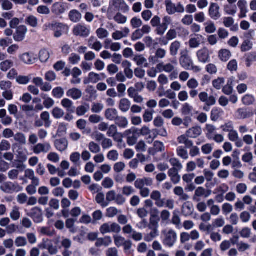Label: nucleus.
<instances>
[{
  "label": "nucleus",
  "instance_id": "nucleus-1",
  "mask_svg": "<svg viewBox=\"0 0 256 256\" xmlns=\"http://www.w3.org/2000/svg\"><path fill=\"white\" fill-rule=\"evenodd\" d=\"M180 64L182 67L186 70H190L193 62L189 55V51L186 48L181 50L179 58Z\"/></svg>",
  "mask_w": 256,
  "mask_h": 256
},
{
  "label": "nucleus",
  "instance_id": "nucleus-2",
  "mask_svg": "<svg viewBox=\"0 0 256 256\" xmlns=\"http://www.w3.org/2000/svg\"><path fill=\"white\" fill-rule=\"evenodd\" d=\"M164 238L163 244L169 248L173 246L177 239L176 233L172 230H170L168 232H163Z\"/></svg>",
  "mask_w": 256,
  "mask_h": 256
},
{
  "label": "nucleus",
  "instance_id": "nucleus-3",
  "mask_svg": "<svg viewBox=\"0 0 256 256\" xmlns=\"http://www.w3.org/2000/svg\"><path fill=\"white\" fill-rule=\"evenodd\" d=\"M0 189L4 192L7 194H12L14 192L22 191V188L18 183L6 182L0 186Z\"/></svg>",
  "mask_w": 256,
  "mask_h": 256
},
{
  "label": "nucleus",
  "instance_id": "nucleus-4",
  "mask_svg": "<svg viewBox=\"0 0 256 256\" xmlns=\"http://www.w3.org/2000/svg\"><path fill=\"white\" fill-rule=\"evenodd\" d=\"M72 32L76 36L86 38L90 34V30L85 25L78 24L74 28Z\"/></svg>",
  "mask_w": 256,
  "mask_h": 256
},
{
  "label": "nucleus",
  "instance_id": "nucleus-5",
  "mask_svg": "<svg viewBox=\"0 0 256 256\" xmlns=\"http://www.w3.org/2000/svg\"><path fill=\"white\" fill-rule=\"evenodd\" d=\"M26 215L31 218L35 223H40L43 220L42 210L39 207L32 208Z\"/></svg>",
  "mask_w": 256,
  "mask_h": 256
},
{
  "label": "nucleus",
  "instance_id": "nucleus-6",
  "mask_svg": "<svg viewBox=\"0 0 256 256\" xmlns=\"http://www.w3.org/2000/svg\"><path fill=\"white\" fill-rule=\"evenodd\" d=\"M28 28L24 25H20L16 28L13 34V38L16 42H22L25 38Z\"/></svg>",
  "mask_w": 256,
  "mask_h": 256
},
{
  "label": "nucleus",
  "instance_id": "nucleus-7",
  "mask_svg": "<svg viewBox=\"0 0 256 256\" xmlns=\"http://www.w3.org/2000/svg\"><path fill=\"white\" fill-rule=\"evenodd\" d=\"M211 194L210 190H206L203 187H198L195 190L192 196V200L195 202H199L201 200V198H208Z\"/></svg>",
  "mask_w": 256,
  "mask_h": 256
},
{
  "label": "nucleus",
  "instance_id": "nucleus-8",
  "mask_svg": "<svg viewBox=\"0 0 256 256\" xmlns=\"http://www.w3.org/2000/svg\"><path fill=\"white\" fill-rule=\"evenodd\" d=\"M200 100L205 104L207 106H212L216 104V99L214 96H208L206 92H200L198 94Z\"/></svg>",
  "mask_w": 256,
  "mask_h": 256
},
{
  "label": "nucleus",
  "instance_id": "nucleus-9",
  "mask_svg": "<svg viewBox=\"0 0 256 256\" xmlns=\"http://www.w3.org/2000/svg\"><path fill=\"white\" fill-rule=\"evenodd\" d=\"M51 146L48 142L46 143H38L34 146L32 150L36 154H38L40 153L46 154L51 150Z\"/></svg>",
  "mask_w": 256,
  "mask_h": 256
},
{
  "label": "nucleus",
  "instance_id": "nucleus-10",
  "mask_svg": "<svg viewBox=\"0 0 256 256\" xmlns=\"http://www.w3.org/2000/svg\"><path fill=\"white\" fill-rule=\"evenodd\" d=\"M196 56L200 62H209L210 58L209 50L206 47H204L197 52Z\"/></svg>",
  "mask_w": 256,
  "mask_h": 256
},
{
  "label": "nucleus",
  "instance_id": "nucleus-11",
  "mask_svg": "<svg viewBox=\"0 0 256 256\" xmlns=\"http://www.w3.org/2000/svg\"><path fill=\"white\" fill-rule=\"evenodd\" d=\"M150 198L155 201V204L158 208L164 206L165 198H162V194L160 191L153 190L150 194Z\"/></svg>",
  "mask_w": 256,
  "mask_h": 256
},
{
  "label": "nucleus",
  "instance_id": "nucleus-12",
  "mask_svg": "<svg viewBox=\"0 0 256 256\" xmlns=\"http://www.w3.org/2000/svg\"><path fill=\"white\" fill-rule=\"evenodd\" d=\"M153 184L152 179L150 178H138L134 182V186L138 190L145 188L144 186H152Z\"/></svg>",
  "mask_w": 256,
  "mask_h": 256
},
{
  "label": "nucleus",
  "instance_id": "nucleus-13",
  "mask_svg": "<svg viewBox=\"0 0 256 256\" xmlns=\"http://www.w3.org/2000/svg\"><path fill=\"white\" fill-rule=\"evenodd\" d=\"M220 8L218 4L216 3H212L210 4L208 10V14L212 19L217 20L220 17Z\"/></svg>",
  "mask_w": 256,
  "mask_h": 256
},
{
  "label": "nucleus",
  "instance_id": "nucleus-14",
  "mask_svg": "<svg viewBox=\"0 0 256 256\" xmlns=\"http://www.w3.org/2000/svg\"><path fill=\"white\" fill-rule=\"evenodd\" d=\"M179 170L176 168H172L168 171V175L174 184H178L180 180V176L178 174Z\"/></svg>",
  "mask_w": 256,
  "mask_h": 256
},
{
  "label": "nucleus",
  "instance_id": "nucleus-15",
  "mask_svg": "<svg viewBox=\"0 0 256 256\" xmlns=\"http://www.w3.org/2000/svg\"><path fill=\"white\" fill-rule=\"evenodd\" d=\"M101 76H104V74H98L94 72H91L88 74V78L84 80V84H96L102 80Z\"/></svg>",
  "mask_w": 256,
  "mask_h": 256
},
{
  "label": "nucleus",
  "instance_id": "nucleus-16",
  "mask_svg": "<svg viewBox=\"0 0 256 256\" xmlns=\"http://www.w3.org/2000/svg\"><path fill=\"white\" fill-rule=\"evenodd\" d=\"M66 10L65 4L60 2L54 3L52 8V12L56 16L64 14Z\"/></svg>",
  "mask_w": 256,
  "mask_h": 256
},
{
  "label": "nucleus",
  "instance_id": "nucleus-17",
  "mask_svg": "<svg viewBox=\"0 0 256 256\" xmlns=\"http://www.w3.org/2000/svg\"><path fill=\"white\" fill-rule=\"evenodd\" d=\"M56 148L60 152L64 151L68 148V142L66 138L56 140L54 142Z\"/></svg>",
  "mask_w": 256,
  "mask_h": 256
},
{
  "label": "nucleus",
  "instance_id": "nucleus-18",
  "mask_svg": "<svg viewBox=\"0 0 256 256\" xmlns=\"http://www.w3.org/2000/svg\"><path fill=\"white\" fill-rule=\"evenodd\" d=\"M202 133V130L200 126H196L190 128L186 132L187 136L191 138H196Z\"/></svg>",
  "mask_w": 256,
  "mask_h": 256
},
{
  "label": "nucleus",
  "instance_id": "nucleus-19",
  "mask_svg": "<svg viewBox=\"0 0 256 256\" xmlns=\"http://www.w3.org/2000/svg\"><path fill=\"white\" fill-rule=\"evenodd\" d=\"M66 96L74 100H77L82 96V92L77 88H72L67 91Z\"/></svg>",
  "mask_w": 256,
  "mask_h": 256
},
{
  "label": "nucleus",
  "instance_id": "nucleus-20",
  "mask_svg": "<svg viewBox=\"0 0 256 256\" xmlns=\"http://www.w3.org/2000/svg\"><path fill=\"white\" fill-rule=\"evenodd\" d=\"M130 30L128 28H124L123 31L116 30L112 34V38L114 40H120L123 38H126L130 33Z\"/></svg>",
  "mask_w": 256,
  "mask_h": 256
},
{
  "label": "nucleus",
  "instance_id": "nucleus-21",
  "mask_svg": "<svg viewBox=\"0 0 256 256\" xmlns=\"http://www.w3.org/2000/svg\"><path fill=\"white\" fill-rule=\"evenodd\" d=\"M112 4L116 8L124 12L129 10V7L124 0H112Z\"/></svg>",
  "mask_w": 256,
  "mask_h": 256
},
{
  "label": "nucleus",
  "instance_id": "nucleus-22",
  "mask_svg": "<svg viewBox=\"0 0 256 256\" xmlns=\"http://www.w3.org/2000/svg\"><path fill=\"white\" fill-rule=\"evenodd\" d=\"M181 47V43L178 40H175L172 42L170 46V54L171 56H176L180 48Z\"/></svg>",
  "mask_w": 256,
  "mask_h": 256
},
{
  "label": "nucleus",
  "instance_id": "nucleus-23",
  "mask_svg": "<svg viewBox=\"0 0 256 256\" xmlns=\"http://www.w3.org/2000/svg\"><path fill=\"white\" fill-rule=\"evenodd\" d=\"M118 116V111L115 108H108L105 112V116L110 120L115 121Z\"/></svg>",
  "mask_w": 256,
  "mask_h": 256
},
{
  "label": "nucleus",
  "instance_id": "nucleus-24",
  "mask_svg": "<svg viewBox=\"0 0 256 256\" xmlns=\"http://www.w3.org/2000/svg\"><path fill=\"white\" fill-rule=\"evenodd\" d=\"M112 242V240L111 238L109 236H106L104 238H98L95 244L96 247H100L102 246H108Z\"/></svg>",
  "mask_w": 256,
  "mask_h": 256
},
{
  "label": "nucleus",
  "instance_id": "nucleus-25",
  "mask_svg": "<svg viewBox=\"0 0 256 256\" xmlns=\"http://www.w3.org/2000/svg\"><path fill=\"white\" fill-rule=\"evenodd\" d=\"M174 194L180 196V200H187L189 199V196L184 192V189L181 186H176L174 190Z\"/></svg>",
  "mask_w": 256,
  "mask_h": 256
},
{
  "label": "nucleus",
  "instance_id": "nucleus-26",
  "mask_svg": "<svg viewBox=\"0 0 256 256\" xmlns=\"http://www.w3.org/2000/svg\"><path fill=\"white\" fill-rule=\"evenodd\" d=\"M118 108L122 112H128L130 108V101L126 98H122L120 101Z\"/></svg>",
  "mask_w": 256,
  "mask_h": 256
},
{
  "label": "nucleus",
  "instance_id": "nucleus-27",
  "mask_svg": "<svg viewBox=\"0 0 256 256\" xmlns=\"http://www.w3.org/2000/svg\"><path fill=\"white\" fill-rule=\"evenodd\" d=\"M61 104L68 112H74L73 102L67 98H64L61 102Z\"/></svg>",
  "mask_w": 256,
  "mask_h": 256
},
{
  "label": "nucleus",
  "instance_id": "nucleus-28",
  "mask_svg": "<svg viewBox=\"0 0 256 256\" xmlns=\"http://www.w3.org/2000/svg\"><path fill=\"white\" fill-rule=\"evenodd\" d=\"M159 220L157 215L151 214L150 224L148 226L150 230H158Z\"/></svg>",
  "mask_w": 256,
  "mask_h": 256
},
{
  "label": "nucleus",
  "instance_id": "nucleus-29",
  "mask_svg": "<svg viewBox=\"0 0 256 256\" xmlns=\"http://www.w3.org/2000/svg\"><path fill=\"white\" fill-rule=\"evenodd\" d=\"M68 16L70 20L74 22H78L82 19L81 14L76 10H71Z\"/></svg>",
  "mask_w": 256,
  "mask_h": 256
},
{
  "label": "nucleus",
  "instance_id": "nucleus-30",
  "mask_svg": "<svg viewBox=\"0 0 256 256\" xmlns=\"http://www.w3.org/2000/svg\"><path fill=\"white\" fill-rule=\"evenodd\" d=\"M126 134L128 135L127 142L130 146H133L136 142L138 137L135 133H132L131 130H128L126 132Z\"/></svg>",
  "mask_w": 256,
  "mask_h": 256
},
{
  "label": "nucleus",
  "instance_id": "nucleus-31",
  "mask_svg": "<svg viewBox=\"0 0 256 256\" xmlns=\"http://www.w3.org/2000/svg\"><path fill=\"white\" fill-rule=\"evenodd\" d=\"M178 142L180 144H184L186 148H190L193 146V142L185 135H182L178 138Z\"/></svg>",
  "mask_w": 256,
  "mask_h": 256
},
{
  "label": "nucleus",
  "instance_id": "nucleus-32",
  "mask_svg": "<svg viewBox=\"0 0 256 256\" xmlns=\"http://www.w3.org/2000/svg\"><path fill=\"white\" fill-rule=\"evenodd\" d=\"M182 211L184 216H190L193 212L192 206L188 202H185L182 205Z\"/></svg>",
  "mask_w": 256,
  "mask_h": 256
},
{
  "label": "nucleus",
  "instance_id": "nucleus-33",
  "mask_svg": "<svg viewBox=\"0 0 256 256\" xmlns=\"http://www.w3.org/2000/svg\"><path fill=\"white\" fill-rule=\"evenodd\" d=\"M231 56L230 52L226 49H222L218 52V57L223 62L228 61Z\"/></svg>",
  "mask_w": 256,
  "mask_h": 256
},
{
  "label": "nucleus",
  "instance_id": "nucleus-34",
  "mask_svg": "<svg viewBox=\"0 0 256 256\" xmlns=\"http://www.w3.org/2000/svg\"><path fill=\"white\" fill-rule=\"evenodd\" d=\"M133 60L136 63L138 66H144L146 67L148 65L146 59L142 55H136L133 58Z\"/></svg>",
  "mask_w": 256,
  "mask_h": 256
},
{
  "label": "nucleus",
  "instance_id": "nucleus-35",
  "mask_svg": "<svg viewBox=\"0 0 256 256\" xmlns=\"http://www.w3.org/2000/svg\"><path fill=\"white\" fill-rule=\"evenodd\" d=\"M10 218L14 220H18L21 216L20 208L17 206H14L10 212Z\"/></svg>",
  "mask_w": 256,
  "mask_h": 256
},
{
  "label": "nucleus",
  "instance_id": "nucleus-36",
  "mask_svg": "<svg viewBox=\"0 0 256 256\" xmlns=\"http://www.w3.org/2000/svg\"><path fill=\"white\" fill-rule=\"evenodd\" d=\"M14 244L16 247H24L28 244V241L26 238L22 236H19L16 238Z\"/></svg>",
  "mask_w": 256,
  "mask_h": 256
},
{
  "label": "nucleus",
  "instance_id": "nucleus-37",
  "mask_svg": "<svg viewBox=\"0 0 256 256\" xmlns=\"http://www.w3.org/2000/svg\"><path fill=\"white\" fill-rule=\"evenodd\" d=\"M222 111L218 108H214L211 111L210 118L212 121L216 122L220 117Z\"/></svg>",
  "mask_w": 256,
  "mask_h": 256
},
{
  "label": "nucleus",
  "instance_id": "nucleus-38",
  "mask_svg": "<svg viewBox=\"0 0 256 256\" xmlns=\"http://www.w3.org/2000/svg\"><path fill=\"white\" fill-rule=\"evenodd\" d=\"M40 118L44 122V126L46 128L50 126L51 124V121L50 120V114L48 112H42L40 114Z\"/></svg>",
  "mask_w": 256,
  "mask_h": 256
},
{
  "label": "nucleus",
  "instance_id": "nucleus-39",
  "mask_svg": "<svg viewBox=\"0 0 256 256\" xmlns=\"http://www.w3.org/2000/svg\"><path fill=\"white\" fill-rule=\"evenodd\" d=\"M164 2L167 12L169 14H174L176 4H173L171 0H166Z\"/></svg>",
  "mask_w": 256,
  "mask_h": 256
},
{
  "label": "nucleus",
  "instance_id": "nucleus-40",
  "mask_svg": "<svg viewBox=\"0 0 256 256\" xmlns=\"http://www.w3.org/2000/svg\"><path fill=\"white\" fill-rule=\"evenodd\" d=\"M52 116L56 119L62 118L64 115V111L58 107H55L52 111Z\"/></svg>",
  "mask_w": 256,
  "mask_h": 256
},
{
  "label": "nucleus",
  "instance_id": "nucleus-41",
  "mask_svg": "<svg viewBox=\"0 0 256 256\" xmlns=\"http://www.w3.org/2000/svg\"><path fill=\"white\" fill-rule=\"evenodd\" d=\"M14 140L20 144H26V138L25 135L22 132H17L13 136Z\"/></svg>",
  "mask_w": 256,
  "mask_h": 256
},
{
  "label": "nucleus",
  "instance_id": "nucleus-42",
  "mask_svg": "<svg viewBox=\"0 0 256 256\" xmlns=\"http://www.w3.org/2000/svg\"><path fill=\"white\" fill-rule=\"evenodd\" d=\"M166 51L162 48H158L155 52V56L154 57H152L151 59L153 60L154 59H163L166 56Z\"/></svg>",
  "mask_w": 256,
  "mask_h": 256
},
{
  "label": "nucleus",
  "instance_id": "nucleus-43",
  "mask_svg": "<svg viewBox=\"0 0 256 256\" xmlns=\"http://www.w3.org/2000/svg\"><path fill=\"white\" fill-rule=\"evenodd\" d=\"M90 106L88 104H85L82 106H78L76 110V113L78 116H81L85 114L89 110Z\"/></svg>",
  "mask_w": 256,
  "mask_h": 256
},
{
  "label": "nucleus",
  "instance_id": "nucleus-44",
  "mask_svg": "<svg viewBox=\"0 0 256 256\" xmlns=\"http://www.w3.org/2000/svg\"><path fill=\"white\" fill-rule=\"evenodd\" d=\"M22 60L26 64H30L34 62L35 58L29 53L24 54L21 56Z\"/></svg>",
  "mask_w": 256,
  "mask_h": 256
},
{
  "label": "nucleus",
  "instance_id": "nucleus-45",
  "mask_svg": "<svg viewBox=\"0 0 256 256\" xmlns=\"http://www.w3.org/2000/svg\"><path fill=\"white\" fill-rule=\"evenodd\" d=\"M176 152L178 156L184 160H186L188 158L187 150L182 146L178 147L176 149Z\"/></svg>",
  "mask_w": 256,
  "mask_h": 256
},
{
  "label": "nucleus",
  "instance_id": "nucleus-46",
  "mask_svg": "<svg viewBox=\"0 0 256 256\" xmlns=\"http://www.w3.org/2000/svg\"><path fill=\"white\" fill-rule=\"evenodd\" d=\"M116 124L120 128H126L128 124V121L125 117L119 116L115 120Z\"/></svg>",
  "mask_w": 256,
  "mask_h": 256
},
{
  "label": "nucleus",
  "instance_id": "nucleus-47",
  "mask_svg": "<svg viewBox=\"0 0 256 256\" xmlns=\"http://www.w3.org/2000/svg\"><path fill=\"white\" fill-rule=\"evenodd\" d=\"M205 31L208 34H213L216 31V27L214 23L212 22H207L204 24Z\"/></svg>",
  "mask_w": 256,
  "mask_h": 256
},
{
  "label": "nucleus",
  "instance_id": "nucleus-48",
  "mask_svg": "<svg viewBox=\"0 0 256 256\" xmlns=\"http://www.w3.org/2000/svg\"><path fill=\"white\" fill-rule=\"evenodd\" d=\"M88 149L93 154H98L100 151V146L94 142H91L88 144Z\"/></svg>",
  "mask_w": 256,
  "mask_h": 256
},
{
  "label": "nucleus",
  "instance_id": "nucleus-49",
  "mask_svg": "<svg viewBox=\"0 0 256 256\" xmlns=\"http://www.w3.org/2000/svg\"><path fill=\"white\" fill-rule=\"evenodd\" d=\"M220 128L223 132H228V133L230 132H232V131L234 129L233 123L231 121H228L224 124L221 126Z\"/></svg>",
  "mask_w": 256,
  "mask_h": 256
},
{
  "label": "nucleus",
  "instance_id": "nucleus-50",
  "mask_svg": "<svg viewBox=\"0 0 256 256\" xmlns=\"http://www.w3.org/2000/svg\"><path fill=\"white\" fill-rule=\"evenodd\" d=\"M114 19L119 24H124L127 21V18L120 12H118L116 14Z\"/></svg>",
  "mask_w": 256,
  "mask_h": 256
},
{
  "label": "nucleus",
  "instance_id": "nucleus-51",
  "mask_svg": "<svg viewBox=\"0 0 256 256\" xmlns=\"http://www.w3.org/2000/svg\"><path fill=\"white\" fill-rule=\"evenodd\" d=\"M26 22L27 24L33 28L36 27L38 24V18L34 16H30L28 17V18L26 20Z\"/></svg>",
  "mask_w": 256,
  "mask_h": 256
},
{
  "label": "nucleus",
  "instance_id": "nucleus-52",
  "mask_svg": "<svg viewBox=\"0 0 256 256\" xmlns=\"http://www.w3.org/2000/svg\"><path fill=\"white\" fill-rule=\"evenodd\" d=\"M47 158L48 160L54 163H58L60 160L59 155L54 152L49 153L47 156Z\"/></svg>",
  "mask_w": 256,
  "mask_h": 256
},
{
  "label": "nucleus",
  "instance_id": "nucleus-53",
  "mask_svg": "<svg viewBox=\"0 0 256 256\" xmlns=\"http://www.w3.org/2000/svg\"><path fill=\"white\" fill-rule=\"evenodd\" d=\"M205 130L206 132V136L208 138H211V136L216 131V128L212 124H206V125Z\"/></svg>",
  "mask_w": 256,
  "mask_h": 256
},
{
  "label": "nucleus",
  "instance_id": "nucleus-54",
  "mask_svg": "<svg viewBox=\"0 0 256 256\" xmlns=\"http://www.w3.org/2000/svg\"><path fill=\"white\" fill-rule=\"evenodd\" d=\"M52 95L57 98H62L64 94V89L61 87H57L52 90Z\"/></svg>",
  "mask_w": 256,
  "mask_h": 256
},
{
  "label": "nucleus",
  "instance_id": "nucleus-55",
  "mask_svg": "<svg viewBox=\"0 0 256 256\" xmlns=\"http://www.w3.org/2000/svg\"><path fill=\"white\" fill-rule=\"evenodd\" d=\"M116 88L118 92V97H123L125 96L126 87L124 84L122 83L118 84Z\"/></svg>",
  "mask_w": 256,
  "mask_h": 256
},
{
  "label": "nucleus",
  "instance_id": "nucleus-56",
  "mask_svg": "<svg viewBox=\"0 0 256 256\" xmlns=\"http://www.w3.org/2000/svg\"><path fill=\"white\" fill-rule=\"evenodd\" d=\"M154 110H145L143 115L144 120L146 122H148L152 120L153 118V114Z\"/></svg>",
  "mask_w": 256,
  "mask_h": 256
},
{
  "label": "nucleus",
  "instance_id": "nucleus-57",
  "mask_svg": "<svg viewBox=\"0 0 256 256\" xmlns=\"http://www.w3.org/2000/svg\"><path fill=\"white\" fill-rule=\"evenodd\" d=\"M96 34L98 38L100 39L106 38L109 34L108 31L104 28H98L96 31Z\"/></svg>",
  "mask_w": 256,
  "mask_h": 256
},
{
  "label": "nucleus",
  "instance_id": "nucleus-58",
  "mask_svg": "<svg viewBox=\"0 0 256 256\" xmlns=\"http://www.w3.org/2000/svg\"><path fill=\"white\" fill-rule=\"evenodd\" d=\"M200 40L198 38H191L188 41V45L191 48H196L200 46Z\"/></svg>",
  "mask_w": 256,
  "mask_h": 256
},
{
  "label": "nucleus",
  "instance_id": "nucleus-59",
  "mask_svg": "<svg viewBox=\"0 0 256 256\" xmlns=\"http://www.w3.org/2000/svg\"><path fill=\"white\" fill-rule=\"evenodd\" d=\"M151 230L152 231L150 234H146L144 238V240L146 242H151L154 238H155L158 235V230Z\"/></svg>",
  "mask_w": 256,
  "mask_h": 256
},
{
  "label": "nucleus",
  "instance_id": "nucleus-60",
  "mask_svg": "<svg viewBox=\"0 0 256 256\" xmlns=\"http://www.w3.org/2000/svg\"><path fill=\"white\" fill-rule=\"evenodd\" d=\"M42 248L47 249L49 254L51 255L56 254L58 252L57 248L52 243L48 244L47 246L44 245Z\"/></svg>",
  "mask_w": 256,
  "mask_h": 256
},
{
  "label": "nucleus",
  "instance_id": "nucleus-61",
  "mask_svg": "<svg viewBox=\"0 0 256 256\" xmlns=\"http://www.w3.org/2000/svg\"><path fill=\"white\" fill-rule=\"evenodd\" d=\"M104 195L102 192H98L96 197V200L97 203L100 204L103 207L108 206V203L104 202Z\"/></svg>",
  "mask_w": 256,
  "mask_h": 256
},
{
  "label": "nucleus",
  "instance_id": "nucleus-62",
  "mask_svg": "<svg viewBox=\"0 0 256 256\" xmlns=\"http://www.w3.org/2000/svg\"><path fill=\"white\" fill-rule=\"evenodd\" d=\"M253 46L252 44L249 40H244L241 46V50L242 52H246L252 49Z\"/></svg>",
  "mask_w": 256,
  "mask_h": 256
},
{
  "label": "nucleus",
  "instance_id": "nucleus-63",
  "mask_svg": "<svg viewBox=\"0 0 256 256\" xmlns=\"http://www.w3.org/2000/svg\"><path fill=\"white\" fill-rule=\"evenodd\" d=\"M114 244L118 248L123 246L126 241L125 238L120 236H114Z\"/></svg>",
  "mask_w": 256,
  "mask_h": 256
},
{
  "label": "nucleus",
  "instance_id": "nucleus-64",
  "mask_svg": "<svg viewBox=\"0 0 256 256\" xmlns=\"http://www.w3.org/2000/svg\"><path fill=\"white\" fill-rule=\"evenodd\" d=\"M134 192V189L131 186H124L122 189V194L127 196L132 194Z\"/></svg>",
  "mask_w": 256,
  "mask_h": 256
}]
</instances>
